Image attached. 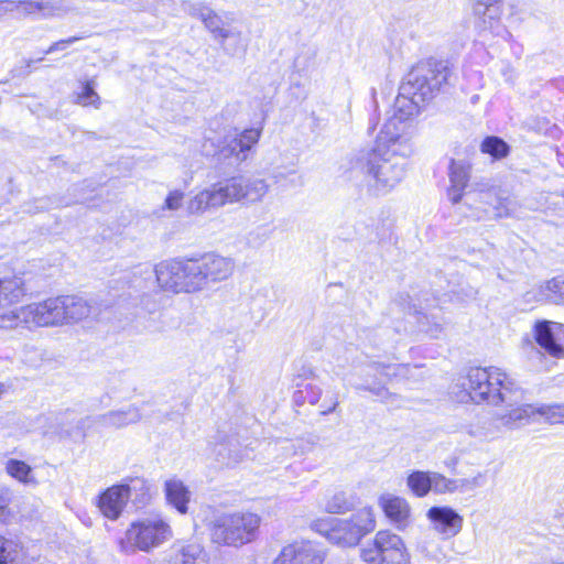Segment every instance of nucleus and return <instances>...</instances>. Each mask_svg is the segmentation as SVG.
<instances>
[{
    "label": "nucleus",
    "instance_id": "obj_1",
    "mask_svg": "<svg viewBox=\"0 0 564 564\" xmlns=\"http://www.w3.org/2000/svg\"><path fill=\"white\" fill-rule=\"evenodd\" d=\"M414 129L388 119L377 137L376 147L359 151L350 161V178L373 196L388 194L405 176L406 158L414 149Z\"/></svg>",
    "mask_w": 564,
    "mask_h": 564
},
{
    "label": "nucleus",
    "instance_id": "obj_2",
    "mask_svg": "<svg viewBox=\"0 0 564 564\" xmlns=\"http://www.w3.org/2000/svg\"><path fill=\"white\" fill-rule=\"evenodd\" d=\"M451 70L447 63L430 58L417 63L408 73L395 98L393 115L399 124L413 128L411 118L419 115L421 109L433 100L447 84Z\"/></svg>",
    "mask_w": 564,
    "mask_h": 564
},
{
    "label": "nucleus",
    "instance_id": "obj_3",
    "mask_svg": "<svg viewBox=\"0 0 564 564\" xmlns=\"http://www.w3.org/2000/svg\"><path fill=\"white\" fill-rule=\"evenodd\" d=\"M462 387L464 388L462 402L471 400L475 403L505 404L507 410L500 413L520 406L521 402L525 401L524 390L499 368H471L463 378ZM497 414L499 412L494 415L492 421L497 427H502L496 421Z\"/></svg>",
    "mask_w": 564,
    "mask_h": 564
},
{
    "label": "nucleus",
    "instance_id": "obj_4",
    "mask_svg": "<svg viewBox=\"0 0 564 564\" xmlns=\"http://www.w3.org/2000/svg\"><path fill=\"white\" fill-rule=\"evenodd\" d=\"M261 518L253 512L223 513L209 523L213 543L240 547L257 539Z\"/></svg>",
    "mask_w": 564,
    "mask_h": 564
},
{
    "label": "nucleus",
    "instance_id": "obj_5",
    "mask_svg": "<svg viewBox=\"0 0 564 564\" xmlns=\"http://www.w3.org/2000/svg\"><path fill=\"white\" fill-rule=\"evenodd\" d=\"M171 536V527L162 518H144L131 523L119 544L128 554L137 551L150 552L169 541Z\"/></svg>",
    "mask_w": 564,
    "mask_h": 564
},
{
    "label": "nucleus",
    "instance_id": "obj_6",
    "mask_svg": "<svg viewBox=\"0 0 564 564\" xmlns=\"http://www.w3.org/2000/svg\"><path fill=\"white\" fill-rule=\"evenodd\" d=\"M24 283L21 278L0 279V328L32 329L31 318L26 313L29 305L11 307L24 295Z\"/></svg>",
    "mask_w": 564,
    "mask_h": 564
},
{
    "label": "nucleus",
    "instance_id": "obj_7",
    "mask_svg": "<svg viewBox=\"0 0 564 564\" xmlns=\"http://www.w3.org/2000/svg\"><path fill=\"white\" fill-rule=\"evenodd\" d=\"M159 286L173 293L198 292L193 258H178L158 263L154 269Z\"/></svg>",
    "mask_w": 564,
    "mask_h": 564
},
{
    "label": "nucleus",
    "instance_id": "obj_8",
    "mask_svg": "<svg viewBox=\"0 0 564 564\" xmlns=\"http://www.w3.org/2000/svg\"><path fill=\"white\" fill-rule=\"evenodd\" d=\"M360 556L368 564H411L403 540L387 530L377 532L372 543L361 549Z\"/></svg>",
    "mask_w": 564,
    "mask_h": 564
},
{
    "label": "nucleus",
    "instance_id": "obj_9",
    "mask_svg": "<svg viewBox=\"0 0 564 564\" xmlns=\"http://www.w3.org/2000/svg\"><path fill=\"white\" fill-rule=\"evenodd\" d=\"M376 527L372 510L362 508L349 519H334L326 532L329 542L343 547L355 546L360 539Z\"/></svg>",
    "mask_w": 564,
    "mask_h": 564
},
{
    "label": "nucleus",
    "instance_id": "obj_10",
    "mask_svg": "<svg viewBox=\"0 0 564 564\" xmlns=\"http://www.w3.org/2000/svg\"><path fill=\"white\" fill-rule=\"evenodd\" d=\"M536 414L545 417L551 424L564 423V404L554 403L535 406L523 401L520 406L497 414L496 421L508 430H514L529 424Z\"/></svg>",
    "mask_w": 564,
    "mask_h": 564
},
{
    "label": "nucleus",
    "instance_id": "obj_11",
    "mask_svg": "<svg viewBox=\"0 0 564 564\" xmlns=\"http://www.w3.org/2000/svg\"><path fill=\"white\" fill-rule=\"evenodd\" d=\"M193 265L198 292L209 288L212 283L223 282L230 278L236 267L232 258L215 252L193 258Z\"/></svg>",
    "mask_w": 564,
    "mask_h": 564
},
{
    "label": "nucleus",
    "instance_id": "obj_12",
    "mask_svg": "<svg viewBox=\"0 0 564 564\" xmlns=\"http://www.w3.org/2000/svg\"><path fill=\"white\" fill-rule=\"evenodd\" d=\"M227 204L261 202L269 191L263 178L254 176H232L221 182Z\"/></svg>",
    "mask_w": 564,
    "mask_h": 564
},
{
    "label": "nucleus",
    "instance_id": "obj_13",
    "mask_svg": "<svg viewBox=\"0 0 564 564\" xmlns=\"http://www.w3.org/2000/svg\"><path fill=\"white\" fill-rule=\"evenodd\" d=\"M261 133V128L245 129L240 133L226 135L223 144L215 142L207 133L205 139L210 140L214 147L219 148V153L224 159L234 160L239 165L248 159L250 151L259 142Z\"/></svg>",
    "mask_w": 564,
    "mask_h": 564
},
{
    "label": "nucleus",
    "instance_id": "obj_14",
    "mask_svg": "<svg viewBox=\"0 0 564 564\" xmlns=\"http://www.w3.org/2000/svg\"><path fill=\"white\" fill-rule=\"evenodd\" d=\"M469 202L476 204L474 216L478 219L506 217L514 209V202L497 188L481 191L474 195L467 194L466 203Z\"/></svg>",
    "mask_w": 564,
    "mask_h": 564
},
{
    "label": "nucleus",
    "instance_id": "obj_15",
    "mask_svg": "<svg viewBox=\"0 0 564 564\" xmlns=\"http://www.w3.org/2000/svg\"><path fill=\"white\" fill-rule=\"evenodd\" d=\"M26 312L31 318L32 329L65 325L62 296L50 297L39 303L29 304Z\"/></svg>",
    "mask_w": 564,
    "mask_h": 564
},
{
    "label": "nucleus",
    "instance_id": "obj_16",
    "mask_svg": "<svg viewBox=\"0 0 564 564\" xmlns=\"http://www.w3.org/2000/svg\"><path fill=\"white\" fill-rule=\"evenodd\" d=\"M431 528L443 540L456 536L463 529L464 518L453 508L447 506H434L426 512Z\"/></svg>",
    "mask_w": 564,
    "mask_h": 564
},
{
    "label": "nucleus",
    "instance_id": "obj_17",
    "mask_svg": "<svg viewBox=\"0 0 564 564\" xmlns=\"http://www.w3.org/2000/svg\"><path fill=\"white\" fill-rule=\"evenodd\" d=\"M325 555L308 541L285 545L272 564H322Z\"/></svg>",
    "mask_w": 564,
    "mask_h": 564
},
{
    "label": "nucleus",
    "instance_id": "obj_18",
    "mask_svg": "<svg viewBox=\"0 0 564 564\" xmlns=\"http://www.w3.org/2000/svg\"><path fill=\"white\" fill-rule=\"evenodd\" d=\"M534 338L536 343L554 357L564 356V324L540 321L534 325Z\"/></svg>",
    "mask_w": 564,
    "mask_h": 564
},
{
    "label": "nucleus",
    "instance_id": "obj_19",
    "mask_svg": "<svg viewBox=\"0 0 564 564\" xmlns=\"http://www.w3.org/2000/svg\"><path fill=\"white\" fill-rule=\"evenodd\" d=\"M20 11L25 14L39 13L43 18L59 15L64 12L62 0L13 1L0 0V19L8 12Z\"/></svg>",
    "mask_w": 564,
    "mask_h": 564
},
{
    "label": "nucleus",
    "instance_id": "obj_20",
    "mask_svg": "<svg viewBox=\"0 0 564 564\" xmlns=\"http://www.w3.org/2000/svg\"><path fill=\"white\" fill-rule=\"evenodd\" d=\"M159 564H209V556L199 543L174 544Z\"/></svg>",
    "mask_w": 564,
    "mask_h": 564
},
{
    "label": "nucleus",
    "instance_id": "obj_21",
    "mask_svg": "<svg viewBox=\"0 0 564 564\" xmlns=\"http://www.w3.org/2000/svg\"><path fill=\"white\" fill-rule=\"evenodd\" d=\"M63 311H65V325L78 323L88 317H97L101 308L95 302L75 295L62 296Z\"/></svg>",
    "mask_w": 564,
    "mask_h": 564
},
{
    "label": "nucleus",
    "instance_id": "obj_22",
    "mask_svg": "<svg viewBox=\"0 0 564 564\" xmlns=\"http://www.w3.org/2000/svg\"><path fill=\"white\" fill-rule=\"evenodd\" d=\"M221 182L198 192L187 203L191 215H202L212 208H219L227 204Z\"/></svg>",
    "mask_w": 564,
    "mask_h": 564
},
{
    "label": "nucleus",
    "instance_id": "obj_23",
    "mask_svg": "<svg viewBox=\"0 0 564 564\" xmlns=\"http://www.w3.org/2000/svg\"><path fill=\"white\" fill-rule=\"evenodd\" d=\"M124 495L119 484L102 491L97 498V507L101 514L109 520H117L128 502Z\"/></svg>",
    "mask_w": 564,
    "mask_h": 564
},
{
    "label": "nucleus",
    "instance_id": "obj_24",
    "mask_svg": "<svg viewBox=\"0 0 564 564\" xmlns=\"http://www.w3.org/2000/svg\"><path fill=\"white\" fill-rule=\"evenodd\" d=\"M470 165L464 161L451 160L449 163V182L447 195L453 204L460 202L464 195V189L469 181Z\"/></svg>",
    "mask_w": 564,
    "mask_h": 564
},
{
    "label": "nucleus",
    "instance_id": "obj_25",
    "mask_svg": "<svg viewBox=\"0 0 564 564\" xmlns=\"http://www.w3.org/2000/svg\"><path fill=\"white\" fill-rule=\"evenodd\" d=\"M119 486L122 487L127 501L131 500L137 508H143L151 500V486L143 477H126Z\"/></svg>",
    "mask_w": 564,
    "mask_h": 564
},
{
    "label": "nucleus",
    "instance_id": "obj_26",
    "mask_svg": "<svg viewBox=\"0 0 564 564\" xmlns=\"http://www.w3.org/2000/svg\"><path fill=\"white\" fill-rule=\"evenodd\" d=\"M141 420V413L138 406L129 405L127 409L109 411L102 415L94 417V422L105 427L121 429Z\"/></svg>",
    "mask_w": 564,
    "mask_h": 564
},
{
    "label": "nucleus",
    "instance_id": "obj_27",
    "mask_svg": "<svg viewBox=\"0 0 564 564\" xmlns=\"http://www.w3.org/2000/svg\"><path fill=\"white\" fill-rule=\"evenodd\" d=\"M380 505L386 516L394 522L398 528H404L410 518V506L405 499L392 495H383Z\"/></svg>",
    "mask_w": 564,
    "mask_h": 564
},
{
    "label": "nucleus",
    "instance_id": "obj_28",
    "mask_svg": "<svg viewBox=\"0 0 564 564\" xmlns=\"http://www.w3.org/2000/svg\"><path fill=\"white\" fill-rule=\"evenodd\" d=\"M26 549L18 535L0 534V564H23Z\"/></svg>",
    "mask_w": 564,
    "mask_h": 564
},
{
    "label": "nucleus",
    "instance_id": "obj_29",
    "mask_svg": "<svg viewBox=\"0 0 564 564\" xmlns=\"http://www.w3.org/2000/svg\"><path fill=\"white\" fill-rule=\"evenodd\" d=\"M165 497L169 505L173 506L180 513L187 512L191 492L180 479H169L164 485Z\"/></svg>",
    "mask_w": 564,
    "mask_h": 564
},
{
    "label": "nucleus",
    "instance_id": "obj_30",
    "mask_svg": "<svg viewBox=\"0 0 564 564\" xmlns=\"http://www.w3.org/2000/svg\"><path fill=\"white\" fill-rule=\"evenodd\" d=\"M200 18L205 24V26L220 40L235 39L237 42H240V32H236L234 30H228L223 28V20L219 15H217L210 9H203L200 11Z\"/></svg>",
    "mask_w": 564,
    "mask_h": 564
},
{
    "label": "nucleus",
    "instance_id": "obj_31",
    "mask_svg": "<svg viewBox=\"0 0 564 564\" xmlns=\"http://www.w3.org/2000/svg\"><path fill=\"white\" fill-rule=\"evenodd\" d=\"M217 460L226 466L235 465L249 457L247 448L240 449L238 444H219L216 448Z\"/></svg>",
    "mask_w": 564,
    "mask_h": 564
},
{
    "label": "nucleus",
    "instance_id": "obj_32",
    "mask_svg": "<svg viewBox=\"0 0 564 564\" xmlns=\"http://www.w3.org/2000/svg\"><path fill=\"white\" fill-rule=\"evenodd\" d=\"M531 295L538 301H542L544 299L555 300L556 297L564 300V276L553 278L540 285L539 293L536 295H533L532 292H528L525 294L528 301L531 299Z\"/></svg>",
    "mask_w": 564,
    "mask_h": 564
},
{
    "label": "nucleus",
    "instance_id": "obj_33",
    "mask_svg": "<svg viewBox=\"0 0 564 564\" xmlns=\"http://www.w3.org/2000/svg\"><path fill=\"white\" fill-rule=\"evenodd\" d=\"M6 471L12 478L17 479L18 481L24 485L36 484V480L34 479V476L32 474L31 466L23 460L10 458L6 463Z\"/></svg>",
    "mask_w": 564,
    "mask_h": 564
},
{
    "label": "nucleus",
    "instance_id": "obj_34",
    "mask_svg": "<svg viewBox=\"0 0 564 564\" xmlns=\"http://www.w3.org/2000/svg\"><path fill=\"white\" fill-rule=\"evenodd\" d=\"M480 151L485 154H489L495 160H501L508 156L510 147L501 138L489 135L482 140L480 144Z\"/></svg>",
    "mask_w": 564,
    "mask_h": 564
},
{
    "label": "nucleus",
    "instance_id": "obj_35",
    "mask_svg": "<svg viewBox=\"0 0 564 564\" xmlns=\"http://www.w3.org/2000/svg\"><path fill=\"white\" fill-rule=\"evenodd\" d=\"M431 474L415 470L406 478V485L416 497H425L431 491Z\"/></svg>",
    "mask_w": 564,
    "mask_h": 564
},
{
    "label": "nucleus",
    "instance_id": "obj_36",
    "mask_svg": "<svg viewBox=\"0 0 564 564\" xmlns=\"http://www.w3.org/2000/svg\"><path fill=\"white\" fill-rule=\"evenodd\" d=\"M355 506L356 499L354 496L337 492L326 502L325 509L328 513H345L352 510Z\"/></svg>",
    "mask_w": 564,
    "mask_h": 564
},
{
    "label": "nucleus",
    "instance_id": "obj_37",
    "mask_svg": "<svg viewBox=\"0 0 564 564\" xmlns=\"http://www.w3.org/2000/svg\"><path fill=\"white\" fill-rule=\"evenodd\" d=\"M431 490L436 494L455 492L458 490L456 479H448L438 473L431 474Z\"/></svg>",
    "mask_w": 564,
    "mask_h": 564
},
{
    "label": "nucleus",
    "instance_id": "obj_38",
    "mask_svg": "<svg viewBox=\"0 0 564 564\" xmlns=\"http://www.w3.org/2000/svg\"><path fill=\"white\" fill-rule=\"evenodd\" d=\"M78 102L83 106L93 105L98 108L100 98L98 94L95 91L94 85L91 82H87L83 86L82 93L78 95Z\"/></svg>",
    "mask_w": 564,
    "mask_h": 564
},
{
    "label": "nucleus",
    "instance_id": "obj_39",
    "mask_svg": "<svg viewBox=\"0 0 564 564\" xmlns=\"http://www.w3.org/2000/svg\"><path fill=\"white\" fill-rule=\"evenodd\" d=\"M486 477L484 474L478 473L476 476L471 478H462L456 479V484L458 487L457 491H470L476 488L482 487L485 485Z\"/></svg>",
    "mask_w": 564,
    "mask_h": 564
},
{
    "label": "nucleus",
    "instance_id": "obj_40",
    "mask_svg": "<svg viewBox=\"0 0 564 564\" xmlns=\"http://www.w3.org/2000/svg\"><path fill=\"white\" fill-rule=\"evenodd\" d=\"M223 48L230 55H238L246 51V44L240 37V42H237L235 39L221 40Z\"/></svg>",
    "mask_w": 564,
    "mask_h": 564
},
{
    "label": "nucleus",
    "instance_id": "obj_41",
    "mask_svg": "<svg viewBox=\"0 0 564 564\" xmlns=\"http://www.w3.org/2000/svg\"><path fill=\"white\" fill-rule=\"evenodd\" d=\"M499 0H475L474 11L478 15H486L489 13V17L492 18L491 12L496 11L495 4Z\"/></svg>",
    "mask_w": 564,
    "mask_h": 564
},
{
    "label": "nucleus",
    "instance_id": "obj_42",
    "mask_svg": "<svg viewBox=\"0 0 564 564\" xmlns=\"http://www.w3.org/2000/svg\"><path fill=\"white\" fill-rule=\"evenodd\" d=\"M184 193L181 191H172L169 193L164 202V208L169 210H177L182 206Z\"/></svg>",
    "mask_w": 564,
    "mask_h": 564
},
{
    "label": "nucleus",
    "instance_id": "obj_43",
    "mask_svg": "<svg viewBox=\"0 0 564 564\" xmlns=\"http://www.w3.org/2000/svg\"><path fill=\"white\" fill-rule=\"evenodd\" d=\"M355 388L357 390L369 391L382 400L387 399L388 397H391L389 391L381 384L362 383V384H357Z\"/></svg>",
    "mask_w": 564,
    "mask_h": 564
},
{
    "label": "nucleus",
    "instance_id": "obj_44",
    "mask_svg": "<svg viewBox=\"0 0 564 564\" xmlns=\"http://www.w3.org/2000/svg\"><path fill=\"white\" fill-rule=\"evenodd\" d=\"M303 392H305V398L307 400V403L314 405L316 404L322 395V390L317 386L314 384H305L303 387Z\"/></svg>",
    "mask_w": 564,
    "mask_h": 564
},
{
    "label": "nucleus",
    "instance_id": "obj_45",
    "mask_svg": "<svg viewBox=\"0 0 564 564\" xmlns=\"http://www.w3.org/2000/svg\"><path fill=\"white\" fill-rule=\"evenodd\" d=\"M83 36H70L68 39L59 40L57 42H54L45 52L44 54H51L56 51H64L68 45L74 44L75 42L82 40Z\"/></svg>",
    "mask_w": 564,
    "mask_h": 564
},
{
    "label": "nucleus",
    "instance_id": "obj_46",
    "mask_svg": "<svg viewBox=\"0 0 564 564\" xmlns=\"http://www.w3.org/2000/svg\"><path fill=\"white\" fill-rule=\"evenodd\" d=\"M10 503L0 505V524L7 525L13 519V512L9 508Z\"/></svg>",
    "mask_w": 564,
    "mask_h": 564
},
{
    "label": "nucleus",
    "instance_id": "obj_47",
    "mask_svg": "<svg viewBox=\"0 0 564 564\" xmlns=\"http://www.w3.org/2000/svg\"><path fill=\"white\" fill-rule=\"evenodd\" d=\"M11 501L12 490L4 485H0V505L11 503Z\"/></svg>",
    "mask_w": 564,
    "mask_h": 564
},
{
    "label": "nucleus",
    "instance_id": "obj_48",
    "mask_svg": "<svg viewBox=\"0 0 564 564\" xmlns=\"http://www.w3.org/2000/svg\"><path fill=\"white\" fill-rule=\"evenodd\" d=\"M293 399H294V402L296 404H303L305 402H307L306 398H305V392H303V388L301 389H297L294 394H293Z\"/></svg>",
    "mask_w": 564,
    "mask_h": 564
},
{
    "label": "nucleus",
    "instance_id": "obj_49",
    "mask_svg": "<svg viewBox=\"0 0 564 564\" xmlns=\"http://www.w3.org/2000/svg\"><path fill=\"white\" fill-rule=\"evenodd\" d=\"M338 404H339V402H338V400H337V397H335V398H334V400H333L332 405H330V406H328V408H327V409H325V410H322V411H321V414H322V415H327V414H329V413H332V412L336 411V409H337Z\"/></svg>",
    "mask_w": 564,
    "mask_h": 564
},
{
    "label": "nucleus",
    "instance_id": "obj_50",
    "mask_svg": "<svg viewBox=\"0 0 564 564\" xmlns=\"http://www.w3.org/2000/svg\"><path fill=\"white\" fill-rule=\"evenodd\" d=\"M43 59H44L43 57H40L39 59H25V61H24V62H25L24 70H23V72H21V74H24V75L30 74V72H31V70H30L29 68L31 67V65H32L33 63H35V62H41V61H43Z\"/></svg>",
    "mask_w": 564,
    "mask_h": 564
},
{
    "label": "nucleus",
    "instance_id": "obj_51",
    "mask_svg": "<svg viewBox=\"0 0 564 564\" xmlns=\"http://www.w3.org/2000/svg\"><path fill=\"white\" fill-rule=\"evenodd\" d=\"M373 369L376 370V372H380V373H383V371H386V372H384V375L389 376V375H390V372H389V371H390L392 368H391L390 366H388V367H384V366H376V367H373Z\"/></svg>",
    "mask_w": 564,
    "mask_h": 564
},
{
    "label": "nucleus",
    "instance_id": "obj_52",
    "mask_svg": "<svg viewBox=\"0 0 564 564\" xmlns=\"http://www.w3.org/2000/svg\"><path fill=\"white\" fill-rule=\"evenodd\" d=\"M89 421H90V417H88V416H87V417H85V419H83V420H80V421L78 422V424H77V427L84 431L86 427H89V426L87 425V422H89Z\"/></svg>",
    "mask_w": 564,
    "mask_h": 564
},
{
    "label": "nucleus",
    "instance_id": "obj_53",
    "mask_svg": "<svg viewBox=\"0 0 564 564\" xmlns=\"http://www.w3.org/2000/svg\"><path fill=\"white\" fill-rule=\"evenodd\" d=\"M9 386L0 382V398L8 391Z\"/></svg>",
    "mask_w": 564,
    "mask_h": 564
},
{
    "label": "nucleus",
    "instance_id": "obj_54",
    "mask_svg": "<svg viewBox=\"0 0 564 564\" xmlns=\"http://www.w3.org/2000/svg\"><path fill=\"white\" fill-rule=\"evenodd\" d=\"M558 210H564V196L558 199V202L555 203Z\"/></svg>",
    "mask_w": 564,
    "mask_h": 564
}]
</instances>
